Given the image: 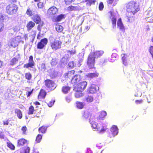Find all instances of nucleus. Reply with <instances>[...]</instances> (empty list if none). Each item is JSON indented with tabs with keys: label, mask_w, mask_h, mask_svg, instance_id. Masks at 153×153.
Segmentation results:
<instances>
[{
	"label": "nucleus",
	"mask_w": 153,
	"mask_h": 153,
	"mask_svg": "<svg viewBox=\"0 0 153 153\" xmlns=\"http://www.w3.org/2000/svg\"><path fill=\"white\" fill-rule=\"evenodd\" d=\"M126 13H129L132 15L139 10V6L138 4L134 1H131L127 4L126 6Z\"/></svg>",
	"instance_id": "1"
},
{
	"label": "nucleus",
	"mask_w": 153,
	"mask_h": 153,
	"mask_svg": "<svg viewBox=\"0 0 153 153\" xmlns=\"http://www.w3.org/2000/svg\"><path fill=\"white\" fill-rule=\"evenodd\" d=\"M7 13L9 14L13 15L16 13L18 11V7L15 4H10L6 8Z\"/></svg>",
	"instance_id": "2"
},
{
	"label": "nucleus",
	"mask_w": 153,
	"mask_h": 153,
	"mask_svg": "<svg viewBox=\"0 0 153 153\" xmlns=\"http://www.w3.org/2000/svg\"><path fill=\"white\" fill-rule=\"evenodd\" d=\"M89 122L92 127L94 129H97V131H99V132L103 133L105 131V128L103 126H102L100 124L98 125L95 121H92L91 122V120H90Z\"/></svg>",
	"instance_id": "3"
},
{
	"label": "nucleus",
	"mask_w": 153,
	"mask_h": 153,
	"mask_svg": "<svg viewBox=\"0 0 153 153\" xmlns=\"http://www.w3.org/2000/svg\"><path fill=\"white\" fill-rule=\"evenodd\" d=\"M62 42L58 40L54 39L50 42V46L51 48L54 51H56L61 48Z\"/></svg>",
	"instance_id": "4"
},
{
	"label": "nucleus",
	"mask_w": 153,
	"mask_h": 153,
	"mask_svg": "<svg viewBox=\"0 0 153 153\" xmlns=\"http://www.w3.org/2000/svg\"><path fill=\"white\" fill-rule=\"evenodd\" d=\"M95 57L94 54L93 53H90L88 56L87 65L90 68H93L94 66Z\"/></svg>",
	"instance_id": "5"
},
{
	"label": "nucleus",
	"mask_w": 153,
	"mask_h": 153,
	"mask_svg": "<svg viewBox=\"0 0 153 153\" xmlns=\"http://www.w3.org/2000/svg\"><path fill=\"white\" fill-rule=\"evenodd\" d=\"M87 85V82L86 81H83L79 83L76 85L74 89L76 91H82L85 88Z\"/></svg>",
	"instance_id": "6"
},
{
	"label": "nucleus",
	"mask_w": 153,
	"mask_h": 153,
	"mask_svg": "<svg viewBox=\"0 0 153 153\" xmlns=\"http://www.w3.org/2000/svg\"><path fill=\"white\" fill-rule=\"evenodd\" d=\"M58 11V9L55 7L53 6L49 9L47 14L51 17H54Z\"/></svg>",
	"instance_id": "7"
},
{
	"label": "nucleus",
	"mask_w": 153,
	"mask_h": 153,
	"mask_svg": "<svg viewBox=\"0 0 153 153\" xmlns=\"http://www.w3.org/2000/svg\"><path fill=\"white\" fill-rule=\"evenodd\" d=\"M45 83L46 86L52 90H54L56 88L55 83L51 80H46L45 81Z\"/></svg>",
	"instance_id": "8"
},
{
	"label": "nucleus",
	"mask_w": 153,
	"mask_h": 153,
	"mask_svg": "<svg viewBox=\"0 0 153 153\" xmlns=\"http://www.w3.org/2000/svg\"><path fill=\"white\" fill-rule=\"evenodd\" d=\"M48 39L46 38H44L41 39L37 45V48L38 49H42L48 43Z\"/></svg>",
	"instance_id": "9"
},
{
	"label": "nucleus",
	"mask_w": 153,
	"mask_h": 153,
	"mask_svg": "<svg viewBox=\"0 0 153 153\" xmlns=\"http://www.w3.org/2000/svg\"><path fill=\"white\" fill-rule=\"evenodd\" d=\"M36 13V10L31 7H28L26 12V14L28 16H33Z\"/></svg>",
	"instance_id": "10"
},
{
	"label": "nucleus",
	"mask_w": 153,
	"mask_h": 153,
	"mask_svg": "<svg viewBox=\"0 0 153 153\" xmlns=\"http://www.w3.org/2000/svg\"><path fill=\"white\" fill-rule=\"evenodd\" d=\"M117 27L120 30L123 32L125 30V27L121 21V19L120 18L118 19L117 23Z\"/></svg>",
	"instance_id": "11"
},
{
	"label": "nucleus",
	"mask_w": 153,
	"mask_h": 153,
	"mask_svg": "<svg viewBox=\"0 0 153 153\" xmlns=\"http://www.w3.org/2000/svg\"><path fill=\"white\" fill-rule=\"evenodd\" d=\"M99 89V87L97 85H92L90 87L89 91L91 94H94L97 92Z\"/></svg>",
	"instance_id": "12"
},
{
	"label": "nucleus",
	"mask_w": 153,
	"mask_h": 153,
	"mask_svg": "<svg viewBox=\"0 0 153 153\" xmlns=\"http://www.w3.org/2000/svg\"><path fill=\"white\" fill-rule=\"evenodd\" d=\"M111 14L110 19L112 22V26L113 28H115L116 27V18L115 15L112 12H111Z\"/></svg>",
	"instance_id": "13"
},
{
	"label": "nucleus",
	"mask_w": 153,
	"mask_h": 153,
	"mask_svg": "<svg viewBox=\"0 0 153 153\" xmlns=\"http://www.w3.org/2000/svg\"><path fill=\"white\" fill-rule=\"evenodd\" d=\"M7 18V16L0 13V28L1 27L0 32L2 31L3 29V24L2 22L4 19H6Z\"/></svg>",
	"instance_id": "14"
},
{
	"label": "nucleus",
	"mask_w": 153,
	"mask_h": 153,
	"mask_svg": "<svg viewBox=\"0 0 153 153\" xmlns=\"http://www.w3.org/2000/svg\"><path fill=\"white\" fill-rule=\"evenodd\" d=\"M82 52L79 53L78 55L79 60L78 61L79 63L77 65L78 67H80L81 65V64L80 63L83 61V57L84 55V49H82Z\"/></svg>",
	"instance_id": "15"
},
{
	"label": "nucleus",
	"mask_w": 153,
	"mask_h": 153,
	"mask_svg": "<svg viewBox=\"0 0 153 153\" xmlns=\"http://www.w3.org/2000/svg\"><path fill=\"white\" fill-rule=\"evenodd\" d=\"M118 128L116 126H113L111 129V131L113 136L114 137L117 135L118 133Z\"/></svg>",
	"instance_id": "16"
},
{
	"label": "nucleus",
	"mask_w": 153,
	"mask_h": 153,
	"mask_svg": "<svg viewBox=\"0 0 153 153\" xmlns=\"http://www.w3.org/2000/svg\"><path fill=\"white\" fill-rule=\"evenodd\" d=\"M32 19L36 24H39L41 21L40 17L37 14L33 15L32 17Z\"/></svg>",
	"instance_id": "17"
},
{
	"label": "nucleus",
	"mask_w": 153,
	"mask_h": 153,
	"mask_svg": "<svg viewBox=\"0 0 153 153\" xmlns=\"http://www.w3.org/2000/svg\"><path fill=\"white\" fill-rule=\"evenodd\" d=\"M81 79V76L79 75H76L73 77L71 80V82L72 83H74L79 82Z\"/></svg>",
	"instance_id": "18"
},
{
	"label": "nucleus",
	"mask_w": 153,
	"mask_h": 153,
	"mask_svg": "<svg viewBox=\"0 0 153 153\" xmlns=\"http://www.w3.org/2000/svg\"><path fill=\"white\" fill-rule=\"evenodd\" d=\"M36 34V31L35 30L32 31L30 33L29 36V39L30 42H33L35 38Z\"/></svg>",
	"instance_id": "19"
},
{
	"label": "nucleus",
	"mask_w": 153,
	"mask_h": 153,
	"mask_svg": "<svg viewBox=\"0 0 153 153\" xmlns=\"http://www.w3.org/2000/svg\"><path fill=\"white\" fill-rule=\"evenodd\" d=\"M35 24L34 22L31 21H29L27 23L26 26L27 30L28 31L30 30L35 26Z\"/></svg>",
	"instance_id": "20"
},
{
	"label": "nucleus",
	"mask_w": 153,
	"mask_h": 153,
	"mask_svg": "<svg viewBox=\"0 0 153 153\" xmlns=\"http://www.w3.org/2000/svg\"><path fill=\"white\" fill-rule=\"evenodd\" d=\"M122 59L123 61V64L125 66L127 65V54H123L121 55Z\"/></svg>",
	"instance_id": "21"
},
{
	"label": "nucleus",
	"mask_w": 153,
	"mask_h": 153,
	"mask_svg": "<svg viewBox=\"0 0 153 153\" xmlns=\"http://www.w3.org/2000/svg\"><path fill=\"white\" fill-rule=\"evenodd\" d=\"M27 141L24 139H21L18 141V146H23L25 143H26Z\"/></svg>",
	"instance_id": "22"
},
{
	"label": "nucleus",
	"mask_w": 153,
	"mask_h": 153,
	"mask_svg": "<svg viewBox=\"0 0 153 153\" xmlns=\"http://www.w3.org/2000/svg\"><path fill=\"white\" fill-rule=\"evenodd\" d=\"M46 94V93L45 91L43 90H41L38 96L39 99L42 98L44 99Z\"/></svg>",
	"instance_id": "23"
},
{
	"label": "nucleus",
	"mask_w": 153,
	"mask_h": 153,
	"mask_svg": "<svg viewBox=\"0 0 153 153\" xmlns=\"http://www.w3.org/2000/svg\"><path fill=\"white\" fill-rule=\"evenodd\" d=\"M107 115V113L105 111H102L100 113L99 118L100 120H103Z\"/></svg>",
	"instance_id": "24"
},
{
	"label": "nucleus",
	"mask_w": 153,
	"mask_h": 153,
	"mask_svg": "<svg viewBox=\"0 0 153 153\" xmlns=\"http://www.w3.org/2000/svg\"><path fill=\"white\" fill-rule=\"evenodd\" d=\"M14 40L16 41V43L13 46H17L19 43L22 42V39L20 36H17L14 38Z\"/></svg>",
	"instance_id": "25"
},
{
	"label": "nucleus",
	"mask_w": 153,
	"mask_h": 153,
	"mask_svg": "<svg viewBox=\"0 0 153 153\" xmlns=\"http://www.w3.org/2000/svg\"><path fill=\"white\" fill-rule=\"evenodd\" d=\"M15 112L17 114V116L18 118L21 119L22 117V114L21 111L18 109H16L15 110Z\"/></svg>",
	"instance_id": "26"
},
{
	"label": "nucleus",
	"mask_w": 153,
	"mask_h": 153,
	"mask_svg": "<svg viewBox=\"0 0 153 153\" xmlns=\"http://www.w3.org/2000/svg\"><path fill=\"white\" fill-rule=\"evenodd\" d=\"M76 104L77 108L79 109L83 108L85 105L84 103L78 101L76 102Z\"/></svg>",
	"instance_id": "27"
},
{
	"label": "nucleus",
	"mask_w": 153,
	"mask_h": 153,
	"mask_svg": "<svg viewBox=\"0 0 153 153\" xmlns=\"http://www.w3.org/2000/svg\"><path fill=\"white\" fill-rule=\"evenodd\" d=\"M98 74L97 72L94 73H90L88 74L87 75V77L88 78L92 79L96 77H97L98 76Z\"/></svg>",
	"instance_id": "28"
},
{
	"label": "nucleus",
	"mask_w": 153,
	"mask_h": 153,
	"mask_svg": "<svg viewBox=\"0 0 153 153\" xmlns=\"http://www.w3.org/2000/svg\"><path fill=\"white\" fill-rule=\"evenodd\" d=\"M128 19V22H131L134 21L133 16L132 15L129 13H126Z\"/></svg>",
	"instance_id": "29"
},
{
	"label": "nucleus",
	"mask_w": 153,
	"mask_h": 153,
	"mask_svg": "<svg viewBox=\"0 0 153 153\" xmlns=\"http://www.w3.org/2000/svg\"><path fill=\"white\" fill-rule=\"evenodd\" d=\"M16 43V41L14 40V38H13L10 40L9 41L8 45L10 46H11L13 47H15L17 46H13L15 45V43Z\"/></svg>",
	"instance_id": "30"
},
{
	"label": "nucleus",
	"mask_w": 153,
	"mask_h": 153,
	"mask_svg": "<svg viewBox=\"0 0 153 153\" xmlns=\"http://www.w3.org/2000/svg\"><path fill=\"white\" fill-rule=\"evenodd\" d=\"M79 9L78 7H75L73 6H70L68 7L67 10L68 11L77 10Z\"/></svg>",
	"instance_id": "31"
},
{
	"label": "nucleus",
	"mask_w": 153,
	"mask_h": 153,
	"mask_svg": "<svg viewBox=\"0 0 153 153\" xmlns=\"http://www.w3.org/2000/svg\"><path fill=\"white\" fill-rule=\"evenodd\" d=\"M47 129V127L45 126H42L40 127L39 129V132L42 133H45L46 132Z\"/></svg>",
	"instance_id": "32"
},
{
	"label": "nucleus",
	"mask_w": 153,
	"mask_h": 153,
	"mask_svg": "<svg viewBox=\"0 0 153 153\" xmlns=\"http://www.w3.org/2000/svg\"><path fill=\"white\" fill-rule=\"evenodd\" d=\"M70 88L68 86H65L62 88V92L64 94H67L70 91Z\"/></svg>",
	"instance_id": "33"
},
{
	"label": "nucleus",
	"mask_w": 153,
	"mask_h": 153,
	"mask_svg": "<svg viewBox=\"0 0 153 153\" xmlns=\"http://www.w3.org/2000/svg\"><path fill=\"white\" fill-rule=\"evenodd\" d=\"M65 18V14H61L58 16L56 18V21L57 22H59L61 21L63 19Z\"/></svg>",
	"instance_id": "34"
},
{
	"label": "nucleus",
	"mask_w": 153,
	"mask_h": 153,
	"mask_svg": "<svg viewBox=\"0 0 153 153\" xmlns=\"http://www.w3.org/2000/svg\"><path fill=\"white\" fill-rule=\"evenodd\" d=\"M56 30L59 32H61L63 31V27L59 25H57L55 27Z\"/></svg>",
	"instance_id": "35"
},
{
	"label": "nucleus",
	"mask_w": 153,
	"mask_h": 153,
	"mask_svg": "<svg viewBox=\"0 0 153 153\" xmlns=\"http://www.w3.org/2000/svg\"><path fill=\"white\" fill-rule=\"evenodd\" d=\"M96 0H86V4L88 6H90L92 4H94Z\"/></svg>",
	"instance_id": "36"
},
{
	"label": "nucleus",
	"mask_w": 153,
	"mask_h": 153,
	"mask_svg": "<svg viewBox=\"0 0 153 153\" xmlns=\"http://www.w3.org/2000/svg\"><path fill=\"white\" fill-rule=\"evenodd\" d=\"M94 100V98L92 96H88L85 98V101L88 102H91Z\"/></svg>",
	"instance_id": "37"
},
{
	"label": "nucleus",
	"mask_w": 153,
	"mask_h": 153,
	"mask_svg": "<svg viewBox=\"0 0 153 153\" xmlns=\"http://www.w3.org/2000/svg\"><path fill=\"white\" fill-rule=\"evenodd\" d=\"M83 116L85 119H89L91 117V114L88 111H85L84 113Z\"/></svg>",
	"instance_id": "38"
},
{
	"label": "nucleus",
	"mask_w": 153,
	"mask_h": 153,
	"mask_svg": "<svg viewBox=\"0 0 153 153\" xmlns=\"http://www.w3.org/2000/svg\"><path fill=\"white\" fill-rule=\"evenodd\" d=\"M104 52L103 51H96L94 53V55L95 56L96 55L97 56H101L103 53Z\"/></svg>",
	"instance_id": "39"
},
{
	"label": "nucleus",
	"mask_w": 153,
	"mask_h": 153,
	"mask_svg": "<svg viewBox=\"0 0 153 153\" xmlns=\"http://www.w3.org/2000/svg\"><path fill=\"white\" fill-rule=\"evenodd\" d=\"M75 97L77 98H79L83 96V94L79 91H76L75 94Z\"/></svg>",
	"instance_id": "40"
},
{
	"label": "nucleus",
	"mask_w": 153,
	"mask_h": 153,
	"mask_svg": "<svg viewBox=\"0 0 153 153\" xmlns=\"http://www.w3.org/2000/svg\"><path fill=\"white\" fill-rule=\"evenodd\" d=\"M34 65L33 63L29 62L28 64H25L24 67V68H28L29 67H32Z\"/></svg>",
	"instance_id": "41"
},
{
	"label": "nucleus",
	"mask_w": 153,
	"mask_h": 153,
	"mask_svg": "<svg viewBox=\"0 0 153 153\" xmlns=\"http://www.w3.org/2000/svg\"><path fill=\"white\" fill-rule=\"evenodd\" d=\"M25 78L28 80L31 79L32 76L30 73H26L25 74Z\"/></svg>",
	"instance_id": "42"
},
{
	"label": "nucleus",
	"mask_w": 153,
	"mask_h": 153,
	"mask_svg": "<svg viewBox=\"0 0 153 153\" xmlns=\"http://www.w3.org/2000/svg\"><path fill=\"white\" fill-rule=\"evenodd\" d=\"M39 69L41 71L43 72L45 69V64L42 63L39 67Z\"/></svg>",
	"instance_id": "43"
},
{
	"label": "nucleus",
	"mask_w": 153,
	"mask_h": 153,
	"mask_svg": "<svg viewBox=\"0 0 153 153\" xmlns=\"http://www.w3.org/2000/svg\"><path fill=\"white\" fill-rule=\"evenodd\" d=\"M42 136L41 134H38L36 138V140L37 143H39L42 138Z\"/></svg>",
	"instance_id": "44"
},
{
	"label": "nucleus",
	"mask_w": 153,
	"mask_h": 153,
	"mask_svg": "<svg viewBox=\"0 0 153 153\" xmlns=\"http://www.w3.org/2000/svg\"><path fill=\"white\" fill-rule=\"evenodd\" d=\"M7 146L12 150H14L15 149L14 146L11 143H7Z\"/></svg>",
	"instance_id": "45"
},
{
	"label": "nucleus",
	"mask_w": 153,
	"mask_h": 153,
	"mask_svg": "<svg viewBox=\"0 0 153 153\" xmlns=\"http://www.w3.org/2000/svg\"><path fill=\"white\" fill-rule=\"evenodd\" d=\"M34 110L33 107V106H31L29 108L28 114H33Z\"/></svg>",
	"instance_id": "46"
},
{
	"label": "nucleus",
	"mask_w": 153,
	"mask_h": 153,
	"mask_svg": "<svg viewBox=\"0 0 153 153\" xmlns=\"http://www.w3.org/2000/svg\"><path fill=\"white\" fill-rule=\"evenodd\" d=\"M57 61L56 59H53L51 61V64L52 66L56 65Z\"/></svg>",
	"instance_id": "47"
},
{
	"label": "nucleus",
	"mask_w": 153,
	"mask_h": 153,
	"mask_svg": "<svg viewBox=\"0 0 153 153\" xmlns=\"http://www.w3.org/2000/svg\"><path fill=\"white\" fill-rule=\"evenodd\" d=\"M68 66L70 68H73L74 66V62L73 61L70 62L68 63Z\"/></svg>",
	"instance_id": "48"
},
{
	"label": "nucleus",
	"mask_w": 153,
	"mask_h": 153,
	"mask_svg": "<svg viewBox=\"0 0 153 153\" xmlns=\"http://www.w3.org/2000/svg\"><path fill=\"white\" fill-rule=\"evenodd\" d=\"M17 62L18 59L16 58H14L11 60V64L12 65H13L16 64V63Z\"/></svg>",
	"instance_id": "49"
},
{
	"label": "nucleus",
	"mask_w": 153,
	"mask_h": 153,
	"mask_svg": "<svg viewBox=\"0 0 153 153\" xmlns=\"http://www.w3.org/2000/svg\"><path fill=\"white\" fill-rule=\"evenodd\" d=\"M30 149L28 147H25L24 148V152L21 153H29Z\"/></svg>",
	"instance_id": "50"
},
{
	"label": "nucleus",
	"mask_w": 153,
	"mask_h": 153,
	"mask_svg": "<svg viewBox=\"0 0 153 153\" xmlns=\"http://www.w3.org/2000/svg\"><path fill=\"white\" fill-rule=\"evenodd\" d=\"M75 0H65V1L66 4H69L73 2H74Z\"/></svg>",
	"instance_id": "51"
},
{
	"label": "nucleus",
	"mask_w": 153,
	"mask_h": 153,
	"mask_svg": "<svg viewBox=\"0 0 153 153\" xmlns=\"http://www.w3.org/2000/svg\"><path fill=\"white\" fill-rule=\"evenodd\" d=\"M74 72V70H72L70 71H69L68 73H66V75L67 77H69L71 76V75L73 74Z\"/></svg>",
	"instance_id": "52"
},
{
	"label": "nucleus",
	"mask_w": 153,
	"mask_h": 153,
	"mask_svg": "<svg viewBox=\"0 0 153 153\" xmlns=\"http://www.w3.org/2000/svg\"><path fill=\"white\" fill-rule=\"evenodd\" d=\"M55 101L54 100H52L49 102L48 104V105L49 107H52Z\"/></svg>",
	"instance_id": "53"
},
{
	"label": "nucleus",
	"mask_w": 153,
	"mask_h": 153,
	"mask_svg": "<svg viewBox=\"0 0 153 153\" xmlns=\"http://www.w3.org/2000/svg\"><path fill=\"white\" fill-rule=\"evenodd\" d=\"M99 7L100 10H103L104 5L102 2H101L100 3Z\"/></svg>",
	"instance_id": "54"
},
{
	"label": "nucleus",
	"mask_w": 153,
	"mask_h": 153,
	"mask_svg": "<svg viewBox=\"0 0 153 153\" xmlns=\"http://www.w3.org/2000/svg\"><path fill=\"white\" fill-rule=\"evenodd\" d=\"M149 51L152 55V57H153V46H151L150 47V48L149 49Z\"/></svg>",
	"instance_id": "55"
},
{
	"label": "nucleus",
	"mask_w": 153,
	"mask_h": 153,
	"mask_svg": "<svg viewBox=\"0 0 153 153\" xmlns=\"http://www.w3.org/2000/svg\"><path fill=\"white\" fill-rule=\"evenodd\" d=\"M22 130L24 134L25 133V132L27 130V128L26 126H23L22 128Z\"/></svg>",
	"instance_id": "56"
},
{
	"label": "nucleus",
	"mask_w": 153,
	"mask_h": 153,
	"mask_svg": "<svg viewBox=\"0 0 153 153\" xmlns=\"http://www.w3.org/2000/svg\"><path fill=\"white\" fill-rule=\"evenodd\" d=\"M29 62L34 63V62L33 60V57L32 56H30L29 57Z\"/></svg>",
	"instance_id": "57"
},
{
	"label": "nucleus",
	"mask_w": 153,
	"mask_h": 153,
	"mask_svg": "<svg viewBox=\"0 0 153 153\" xmlns=\"http://www.w3.org/2000/svg\"><path fill=\"white\" fill-rule=\"evenodd\" d=\"M66 101L68 102H69L71 100V98L70 97H67L66 98Z\"/></svg>",
	"instance_id": "58"
},
{
	"label": "nucleus",
	"mask_w": 153,
	"mask_h": 153,
	"mask_svg": "<svg viewBox=\"0 0 153 153\" xmlns=\"http://www.w3.org/2000/svg\"><path fill=\"white\" fill-rule=\"evenodd\" d=\"M9 124V122L8 120L4 121L3 124L4 125H8Z\"/></svg>",
	"instance_id": "59"
},
{
	"label": "nucleus",
	"mask_w": 153,
	"mask_h": 153,
	"mask_svg": "<svg viewBox=\"0 0 153 153\" xmlns=\"http://www.w3.org/2000/svg\"><path fill=\"white\" fill-rule=\"evenodd\" d=\"M38 6L39 8H42V3L41 2H39L38 4Z\"/></svg>",
	"instance_id": "60"
},
{
	"label": "nucleus",
	"mask_w": 153,
	"mask_h": 153,
	"mask_svg": "<svg viewBox=\"0 0 153 153\" xmlns=\"http://www.w3.org/2000/svg\"><path fill=\"white\" fill-rule=\"evenodd\" d=\"M142 102V100H136L135 101V103H137V104H140Z\"/></svg>",
	"instance_id": "61"
},
{
	"label": "nucleus",
	"mask_w": 153,
	"mask_h": 153,
	"mask_svg": "<svg viewBox=\"0 0 153 153\" xmlns=\"http://www.w3.org/2000/svg\"><path fill=\"white\" fill-rule=\"evenodd\" d=\"M32 91H27V92L26 94H27V97H28L30 96L32 93Z\"/></svg>",
	"instance_id": "62"
},
{
	"label": "nucleus",
	"mask_w": 153,
	"mask_h": 153,
	"mask_svg": "<svg viewBox=\"0 0 153 153\" xmlns=\"http://www.w3.org/2000/svg\"><path fill=\"white\" fill-rule=\"evenodd\" d=\"M86 153H92V152L90 150V148H88L87 149V151Z\"/></svg>",
	"instance_id": "63"
},
{
	"label": "nucleus",
	"mask_w": 153,
	"mask_h": 153,
	"mask_svg": "<svg viewBox=\"0 0 153 153\" xmlns=\"http://www.w3.org/2000/svg\"><path fill=\"white\" fill-rule=\"evenodd\" d=\"M24 38L25 40H26L28 39V35L26 34L24 35Z\"/></svg>",
	"instance_id": "64"
}]
</instances>
